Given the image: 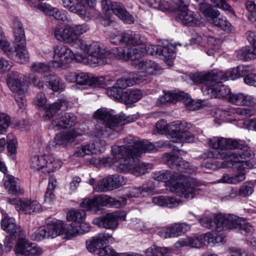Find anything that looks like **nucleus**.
I'll list each match as a JSON object with an SVG mask.
<instances>
[{"instance_id":"nucleus-1","label":"nucleus","mask_w":256,"mask_h":256,"mask_svg":"<svg viewBox=\"0 0 256 256\" xmlns=\"http://www.w3.org/2000/svg\"><path fill=\"white\" fill-rule=\"evenodd\" d=\"M210 146L216 150L238 149V152H219V158L230 162L232 166L238 170L254 168V164L248 160L254 156V153L244 140L223 137L214 136L208 140Z\"/></svg>"},{"instance_id":"nucleus-2","label":"nucleus","mask_w":256,"mask_h":256,"mask_svg":"<svg viewBox=\"0 0 256 256\" xmlns=\"http://www.w3.org/2000/svg\"><path fill=\"white\" fill-rule=\"evenodd\" d=\"M112 158L99 159L103 164L112 166L113 169L120 172H130L136 176L144 174L152 168L150 164L140 162L138 158L126 146H114L112 147Z\"/></svg>"},{"instance_id":"nucleus-3","label":"nucleus","mask_w":256,"mask_h":256,"mask_svg":"<svg viewBox=\"0 0 256 256\" xmlns=\"http://www.w3.org/2000/svg\"><path fill=\"white\" fill-rule=\"evenodd\" d=\"M189 214L194 215L198 220L200 225L208 229H214L217 232L230 228L238 229L242 234H246L253 232L254 229L246 220L234 215L218 214L213 218L210 216H204L201 218L190 212Z\"/></svg>"},{"instance_id":"nucleus-4","label":"nucleus","mask_w":256,"mask_h":256,"mask_svg":"<svg viewBox=\"0 0 256 256\" xmlns=\"http://www.w3.org/2000/svg\"><path fill=\"white\" fill-rule=\"evenodd\" d=\"M77 44L79 48L85 54L76 53V62L94 67L108 63L109 54L100 42L80 40Z\"/></svg>"},{"instance_id":"nucleus-5","label":"nucleus","mask_w":256,"mask_h":256,"mask_svg":"<svg viewBox=\"0 0 256 256\" xmlns=\"http://www.w3.org/2000/svg\"><path fill=\"white\" fill-rule=\"evenodd\" d=\"M66 102L62 100H58L56 102L46 107V114L44 119L48 120L52 118L49 128L55 131L59 130L62 128H71L74 126L76 117L72 113H64L56 115V114L61 110H64Z\"/></svg>"},{"instance_id":"nucleus-6","label":"nucleus","mask_w":256,"mask_h":256,"mask_svg":"<svg viewBox=\"0 0 256 256\" xmlns=\"http://www.w3.org/2000/svg\"><path fill=\"white\" fill-rule=\"evenodd\" d=\"M94 118L96 120L97 124L92 130V134L96 137L100 138L108 130L114 129L122 124V118L106 108L97 110L94 114Z\"/></svg>"},{"instance_id":"nucleus-7","label":"nucleus","mask_w":256,"mask_h":256,"mask_svg":"<svg viewBox=\"0 0 256 256\" xmlns=\"http://www.w3.org/2000/svg\"><path fill=\"white\" fill-rule=\"evenodd\" d=\"M170 191L176 195L186 199H192L196 194H199V188H197L198 184L195 178H186L178 175Z\"/></svg>"},{"instance_id":"nucleus-8","label":"nucleus","mask_w":256,"mask_h":256,"mask_svg":"<svg viewBox=\"0 0 256 256\" xmlns=\"http://www.w3.org/2000/svg\"><path fill=\"white\" fill-rule=\"evenodd\" d=\"M63 6L70 12L78 15L86 21L90 20L93 15L92 8L96 5V0H62Z\"/></svg>"},{"instance_id":"nucleus-9","label":"nucleus","mask_w":256,"mask_h":256,"mask_svg":"<svg viewBox=\"0 0 256 256\" xmlns=\"http://www.w3.org/2000/svg\"><path fill=\"white\" fill-rule=\"evenodd\" d=\"M135 45H127L125 47L116 48L113 53L118 59L127 60H130L135 68L142 62L145 54L144 46L135 47Z\"/></svg>"},{"instance_id":"nucleus-10","label":"nucleus","mask_w":256,"mask_h":256,"mask_svg":"<svg viewBox=\"0 0 256 256\" xmlns=\"http://www.w3.org/2000/svg\"><path fill=\"white\" fill-rule=\"evenodd\" d=\"M178 100L182 101L190 110H195L199 107L198 104L188 94L182 91H164L163 94L158 97L156 104L157 106H161L167 102H174Z\"/></svg>"},{"instance_id":"nucleus-11","label":"nucleus","mask_w":256,"mask_h":256,"mask_svg":"<svg viewBox=\"0 0 256 256\" xmlns=\"http://www.w3.org/2000/svg\"><path fill=\"white\" fill-rule=\"evenodd\" d=\"M64 224L58 221L48 224L46 227L40 228L30 236L31 239L40 241L44 238H54L59 235L64 234Z\"/></svg>"},{"instance_id":"nucleus-12","label":"nucleus","mask_w":256,"mask_h":256,"mask_svg":"<svg viewBox=\"0 0 256 256\" xmlns=\"http://www.w3.org/2000/svg\"><path fill=\"white\" fill-rule=\"evenodd\" d=\"M124 142L126 149L131 150L136 158L140 156L143 152H154L156 150L155 146L150 142L140 140L138 138L130 136L124 138Z\"/></svg>"},{"instance_id":"nucleus-13","label":"nucleus","mask_w":256,"mask_h":256,"mask_svg":"<svg viewBox=\"0 0 256 256\" xmlns=\"http://www.w3.org/2000/svg\"><path fill=\"white\" fill-rule=\"evenodd\" d=\"M54 60L51 64L54 68L63 67L72 60H76V54L63 44H58L54 47Z\"/></svg>"},{"instance_id":"nucleus-14","label":"nucleus","mask_w":256,"mask_h":256,"mask_svg":"<svg viewBox=\"0 0 256 256\" xmlns=\"http://www.w3.org/2000/svg\"><path fill=\"white\" fill-rule=\"evenodd\" d=\"M110 40L111 43L114 44H124L127 45H140L145 40L144 36L140 34L134 32L121 33L116 32L115 33H111L110 36Z\"/></svg>"},{"instance_id":"nucleus-15","label":"nucleus","mask_w":256,"mask_h":256,"mask_svg":"<svg viewBox=\"0 0 256 256\" xmlns=\"http://www.w3.org/2000/svg\"><path fill=\"white\" fill-rule=\"evenodd\" d=\"M178 151L166 153L163 154L162 158L168 164L176 166L181 171H185L186 172H194L196 168L188 162L183 160L182 158L179 157Z\"/></svg>"},{"instance_id":"nucleus-16","label":"nucleus","mask_w":256,"mask_h":256,"mask_svg":"<svg viewBox=\"0 0 256 256\" xmlns=\"http://www.w3.org/2000/svg\"><path fill=\"white\" fill-rule=\"evenodd\" d=\"M218 81H212L210 85H204L202 88L204 94L210 98H222L230 96V88Z\"/></svg>"},{"instance_id":"nucleus-17","label":"nucleus","mask_w":256,"mask_h":256,"mask_svg":"<svg viewBox=\"0 0 256 256\" xmlns=\"http://www.w3.org/2000/svg\"><path fill=\"white\" fill-rule=\"evenodd\" d=\"M136 68L140 70L138 73L134 74L136 79L138 82L144 80L145 78L148 75L158 74L160 70L155 62L150 60H142Z\"/></svg>"},{"instance_id":"nucleus-18","label":"nucleus","mask_w":256,"mask_h":256,"mask_svg":"<svg viewBox=\"0 0 256 256\" xmlns=\"http://www.w3.org/2000/svg\"><path fill=\"white\" fill-rule=\"evenodd\" d=\"M176 20L186 26H196L199 24V18L193 11L188 8V4L178 6L177 8Z\"/></svg>"},{"instance_id":"nucleus-19","label":"nucleus","mask_w":256,"mask_h":256,"mask_svg":"<svg viewBox=\"0 0 256 256\" xmlns=\"http://www.w3.org/2000/svg\"><path fill=\"white\" fill-rule=\"evenodd\" d=\"M190 230V226L186 223H174L166 228L160 230L158 235L164 238H177L182 236Z\"/></svg>"},{"instance_id":"nucleus-20","label":"nucleus","mask_w":256,"mask_h":256,"mask_svg":"<svg viewBox=\"0 0 256 256\" xmlns=\"http://www.w3.org/2000/svg\"><path fill=\"white\" fill-rule=\"evenodd\" d=\"M126 183L124 177L118 174L110 175L102 179L98 184L97 190L105 192L118 188Z\"/></svg>"},{"instance_id":"nucleus-21","label":"nucleus","mask_w":256,"mask_h":256,"mask_svg":"<svg viewBox=\"0 0 256 256\" xmlns=\"http://www.w3.org/2000/svg\"><path fill=\"white\" fill-rule=\"evenodd\" d=\"M110 196L100 194L93 198H85L80 203V207L87 210L97 212L100 207L108 206Z\"/></svg>"},{"instance_id":"nucleus-22","label":"nucleus","mask_w":256,"mask_h":256,"mask_svg":"<svg viewBox=\"0 0 256 256\" xmlns=\"http://www.w3.org/2000/svg\"><path fill=\"white\" fill-rule=\"evenodd\" d=\"M17 44H14V42L12 45L5 38L0 40V48L10 58H13L18 62L26 63L28 60V53L26 52V56L24 58L20 53L19 54L16 50Z\"/></svg>"},{"instance_id":"nucleus-23","label":"nucleus","mask_w":256,"mask_h":256,"mask_svg":"<svg viewBox=\"0 0 256 256\" xmlns=\"http://www.w3.org/2000/svg\"><path fill=\"white\" fill-rule=\"evenodd\" d=\"M119 216L116 212L108 213L106 215L94 218L92 222L99 227L114 231L118 226Z\"/></svg>"},{"instance_id":"nucleus-24","label":"nucleus","mask_w":256,"mask_h":256,"mask_svg":"<svg viewBox=\"0 0 256 256\" xmlns=\"http://www.w3.org/2000/svg\"><path fill=\"white\" fill-rule=\"evenodd\" d=\"M14 44H17L16 50L19 54H21L24 58L28 52L26 49V40L22 24L19 22H14Z\"/></svg>"},{"instance_id":"nucleus-25","label":"nucleus","mask_w":256,"mask_h":256,"mask_svg":"<svg viewBox=\"0 0 256 256\" xmlns=\"http://www.w3.org/2000/svg\"><path fill=\"white\" fill-rule=\"evenodd\" d=\"M104 149V142H95L81 146L77 149L74 154L78 157L88 154H95L102 152Z\"/></svg>"},{"instance_id":"nucleus-26","label":"nucleus","mask_w":256,"mask_h":256,"mask_svg":"<svg viewBox=\"0 0 256 256\" xmlns=\"http://www.w3.org/2000/svg\"><path fill=\"white\" fill-rule=\"evenodd\" d=\"M190 124L180 121L174 122L169 125V135L171 138H175L176 142H178L180 138L184 136V134L190 128Z\"/></svg>"},{"instance_id":"nucleus-27","label":"nucleus","mask_w":256,"mask_h":256,"mask_svg":"<svg viewBox=\"0 0 256 256\" xmlns=\"http://www.w3.org/2000/svg\"><path fill=\"white\" fill-rule=\"evenodd\" d=\"M222 76V74L220 72L214 70L206 74H195L192 76V80L196 84H204V85H210L212 81L218 80V78Z\"/></svg>"},{"instance_id":"nucleus-28","label":"nucleus","mask_w":256,"mask_h":256,"mask_svg":"<svg viewBox=\"0 0 256 256\" xmlns=\"http://www.w3.org/2000/svg\"><path fill=\"white\" fill-rule=\"evenodd\" d=\"M228 100L237 106H252L256 104V100L253 96L243 93L230 94Z\"/></svg>"},{"instance_id":"nucleus-29","label":"nucleus","mask_w":256,"mask_h":256,"mask_svg":"<svg viewBox=\"0 0 256 256\" xmlns=\"http://www.w3.org/2000/svg\"><path fill=\"white\" fill-rule=\"evenodd\" d=\"M178 174L174 172L162 170L156 172L152 174V178L158 182H164L166 186L168 187L171 190L175 180L178 178Z\"/></svg>"},{"instance_id":"nucleus-30","label":"nucleus","mask_w":256,"mask_h":256,"mask_svg":"<svg viewBox=\"0 0 256 256\" xmlns=\"http://www.w3.org/2000/svg\"><path fill=\"white\" fill-rule=\"evenodd\" d=\"M250 66H248L240 65L230 69L225 73L220 71L222 74V76L218 78V80H226L230 78L232 80H236L239 78L242 77L250 71ZM218 71L220 72L219 70Z\"/></svg>"},{"instance_id":"nucleus-31","label":"nucleus","mask_w":256,"mask_h":256,"mask_svg":"<svg viewBox=\"0 0 256 256\" xmlns=\"http://www.w3.org/2000/svg\"><path fill=\"white\" fill-rule=\"evenodd\" d=\"M42 210L40 204L36 200L23 199L16 206L18 211H22L25 214H32L40 212Z\"/></svg>"},{"instance_id":"nucleus-32","label":"nucleus","mask_w":256,"mask_h":256,"mask_svg":"<svg viewBox=\"0 0 256 256\" xmlns=\"http://www.w3.org/2000/svg\"><path fill=\"white\" fill-rule=\"evenodd\" d=\"M80 224L78 227L73 226L72 224L68 226L64 224V234H65L68 239H70L77 235L82 234L90 231V226L88 224L83 222Z\"/></svg>"},{"instance_id":"nucleus-33","label":"nucleus","mask_w":256,"mask_h":256,"mask_svg":"<svg viewBox=\"0 0 256 256\" xmlns=\"http://www.w3.org/2000/svg\"><path fill=\"white\" fill-rule=\"evenodd\" d=\"M1 226L4 230L14 237L20 235L22 232V228L16 223L12 218H4L2 220Z\"/></svg>"},{"instance_id":"nucleus-34","label":"nucleus","mask_w":256,"mask_h":256,"mask_svg":"<svg viewBox=\"0 0 256 256\" xmlns=\"http://www.w3.org/2000/svg\"><path fill=\"white\" fill-rule=\"evenodd\" d=\"M55 38L59 40L66 42L74 41L71 25H66L64 28L56 27L54 32Z\"/></svg>"},{"instance_id":"nucleus-35","label":"nucleus","mask_w":256,"mask_h":256,"mask_svg":"<svg viewBox=\"0 0 256 256\" xmlns=\"http://www.w3.org/2000/svg\"><path fill=\"white\" fill-rule=\"evenodd\" d=\"M180 202V200L174 196H160L152 198L154 204L171 208L178 206Z\"/></svg>"},{"instance_id":"nucleus-36","label":"nucleus","mask_w":256,"mask_h":256,"mask_svg":"<svg viewBox=\"0 0 256 256\" xmlns=\"http://www.w3.org/2000/svg\"><path fill=\"white\" fill-rule=\"evenodd\" d=\"M69 128H62L60 130H62V131L56 134L53 140V143L54 145L62 146L66 144L73 138L74 134L71 130H69Z\"/></svg>"},{"instance_id":"nucleus-37","label":"nucleus","mask_w":256,"mask_h":256,"mask_svg":"<svg viewBox=\"0 0 256 256\" xmlns=\"http://www.w3.org/2000/svg\"><path fill=\"white\" fill-rule=\"evenodd\" d=\"M250 168H244L241 170H238H238H240L237 174L234 176H230L226 174H224L218 182L226 183L228 184H236L242 182L246 178V173L244 172V170Z\"/></svg>"},{"instance_id":"nucleus-38","label":"nucleus","mask_w":256,"mask_h":256,"mask_svg":"<svg viewBox=\"0 0 256 256\" xmlns=\"http://www.w3.org/2000/svg\"><path fill=\"white\" fill-rule=\"evenodd\" d=\"M18 180L11 175H6L4 178L5 188L12 194H22L24 192L23 190L17 185Z\"/></svg>"},{"instance_id":"nucleus-39","label":"nucleus","mask_w":256,"mask_h":256,"mask_svg":"<svg viewBox=\"0 0 256 256\" xmlns=\"http://www.w3.org/2000/svg\"><path fill=\"white\" fill-rule=\"evenodd\" d=\"M223 115L224 116H230L232 118H230V120H240L244 118V117H250L252 114L251 111L248 108H238L236 109L231 108L230 111L223 112Z\"/></svg>"},{"instance_id":"nucleus-40","label":"nucleus","mask_w":256,"mask_h":256,"mask_svg":"<svg viewBox=\"0 0 256 256\" xmlns=\"http://www.w3.org/2000/svg\"><path fill=\"white\" fill-rule=\"evenodd\" d=\"M22 76L18 78L11 79L8 82V85L12 91L16 93V95L24 94L27 90L28 86L22 80Z\"/></svg>"},{"instance_id":"nucleus-41","label":"nucleus","mask_w":256,"mask_h":256,"mask_svg":"<svg viewBox=\"0 0 256 256\" xmlns=\"http://www.w3.org/2000/svg\"><path fill=\"white\" fill-rule=\"evenodd\" d=\"M47 154L36 155L32 157L30 159V166L36 170H42L43 172L46 168Z\"/></svg>"},{"instance_id":"nucleus-42","label":"nucleus","mask_w":256,"mask_h":256,"mask_svg":"<svg viewBox=\"0 0 256 256\" xmlns=\"http://www.w3.org/2000/svg\"><path fill=\"white\" fill-rule=\"evenodd\" d=\"M237 58L240 60H250L256 58V47L245 46L238 52Z\"/></svg>"},{"instance_id":"nucleus-43","label":"nucleus","mask_w":256,"mask_h":256,"mask_svg":"<svg viewBox=\"0 0 256 256\" xmlns=\"http://www.w3.org/2000/svg\"><path fill=\"white\" fill-rule=\"evenodd\" d=\"M62 165V161L52 155H48L44 173H50L58 170Z\"/></svg>"},{"instance_id":"nucleus-44","label":"nucleus","mask_w":256,"mask_h":256,"mask_svg":"<svg viewBox=\"0 0 256 256\" xmlns=\"http://www.w3.org/2000/svg\"><path fill=\"white\" fill-rule=\"evenodd\" d=\"M142 96V92L140 90L131 89L123 94V100L128 103H134L138 101Z\"/></svg>"},{"instance_id":"nucleus-45","label":"nucleus","mask_w":256,"mask_h":256,"mask_svg":"<svg viewBox=\"0 0 256 256\" xmlns=\"http://www.w3.org/2000/svg\"><path fill=\"white\" fill-rule=\"evenodd\" d=\"M199 10L208 20L218 14V10L214 9L211 4L206 2L200 3Z\"/></svg>"},{"instance_id":"nucleus-46","label":"nucleus","mask_w":256,"mask_h":256,"mask_svg":"<svg viewBox=\"0 0 256 256\" xmlns=\"http://www.w3.org/2000/svg\"><path fill=\"white\" fill-rule=\"evenodd\" d=\"M86 216V214L84 210H74L67 213L66 219L68 221H72L80 224L84 222Z\"/></svg>"},{"instance_id":"nucleus-47","label":"nucleus","mask_w":256,"mask_h":256,"mask_svg":"<svg viewBox=\"0 0 256 256\" xmlns=\"http://www.w3.org/2000/svg\"><path fill=\"white\" fill-rule=\"evenodd\" d=\"M31 243L26 240H19L14 248L16 254L28 256Z\"/></svg>"},{"instance_id":"nucleus-48","label":"nucleus","mask_w":256,"mask_h":256,"mask_svg":"<svg viewBox=\"0 0 256 256\" xmlns=\"http://www.w3.org/2000/svg\"><path fill=\"white\" fill-rule=\"evenodd\" d=\"M54 68L52 64L50 65V62H35L33 63L30 66L31 71L34 72L41 73L42 74H45L50 72L52 68Z\"/></svg>"},{"instance_id":"nucleus-49","label":"nucleus","mask_w":256,"mask_h":256,"mask_svg":"<svg viewBox=\"0 0 256 256\" xmlns=\"http://www.w3.org/2000/svg\"><path fill=\"white\" fill-rule=\"evenodd\" d=\"M210 20L212 22L214 26L220 28L224 30L229 31L231 30L230 24L227 21L225 17L220 14L219 11L218 16H214Z\"/></svg>"},{"instance_id":"nucleus-50","label":"nucleus","mask_w":256,"mask_h":256,"mask_svg":"<svg viewBox=\"0 0 256 256\" xmlns=\"http://www.w3.org/2000/svg\"><path fill=\"white\" fill-rule=\"evenodd\" d=\"M208 233L198 236L190 237V246L198 248H202L208 244Z\"/></svg>"},{"instance_id":"nucleus-51","label":"nucleus","mask_w":256,"mask_h":256,"mask_svg":"<svg viewBox=\"0 0 256 256\" xmlns=\"http://www.w3.org/2000/svg\"><path fill=\"white\" fill-rule=\"evenodd\" d=\"M136 81L134 74H130L126 78H122L117 80L116 85L120 90L126 88L128 86H130L135 84Z\"/></svg>"},{"instance_id":"nucleus-52","label":"nucleus","mask_w":256,"mask_h":256,"mask_svg":"<svg viewBox=\"0 0 256 256\" xmlns=\"http://www.w3.org/2000/svg\"><path fill=\"white\" fill-rule=\"evenodd\" d=\"M154 188L155 186H150L148 188L143 186L142 189L141 188H132L130 191L128 196L129 198L144 196L146 193L151 192Z\"/></svg>"},{"instance_id":"nucleus-53","label":"nucleus","mask_w":256,"mask_h":256,"mask_svg":"<svg viewBox=\"0 0 256 256\" xmlns=\"http://www.w3.org/2000/svg\"><path fill=\"white\" fill-rule=\"evenodd\" d=\"M175 46L170 44H166L164 46L160 47V56H163L167 59H171L175 57Z\"/></svg>"},{"instance_id":"nucleus-54","label":"nucleus","mask_w":256,"mask_h":256,"mask_svg":"<svg viewBox=\"0 0 256 256\" xmlns=\"http://www.w3.org/2000/svg\"><path fill=\"white\" fill-rule=\"evenodd\" d=\"M115 14L126 24H131L134 20L133 16L126 10L122 4H121Z\"/></svg>"},{"instance_id":"nucleus-55","label":"nucleus","mask_w":256,"mask_h":256,"mask_svg":"<svg viewBox=\"0 0 256 256\" xmlns=\"http://www.w3.org/2000/svg\"><path fill=\"white\" fill-rule=\"evenodd\" d=\"M142 3L150 8L164 10L167 8L168 4L165 0H142Z\"/></svg>"},{"instance_id":"nucleus-56","label":"nucleus","mask_w":256,"mask_h":256,"mask_svg":"<svg viewBox=\"0 0 256 256\" xmlns=\"http://www.w3.org/2000/svg\"><path fill=\"white\" fill-rule=\"evenodd\" d=\"M48 87L54 92H58L60 89V79L56 76L50 74L45 76Z\"/></svg>"},{"instance_id":"nucleus-57","label":"nucleus","mask_w":256,"mask_h":256,"mask_svg":"<svg viewBox=\"0 0 256 256\" xmlns=\"http://www.w3.org/2000/svg\"><path fill=\"white\" fill-rule=\"evenodd\" d=\"M72 34L74 40H76L79 36L88 32L90 28L86 24H72L71 25Z\"/></svg>"},{"instance_id":"nucleus-58","label":"nucleus","mask_w":256,"mask_h":256,"mask_svg":"<svg viewBox=\"0 0 256 256\" xmlns=\"http://www.w3.org/2000/svg\"><path fill=\"white\" fill-rule=\"evenodd\" d=\"M102 9L106 12L112 10L114 14L116 12L122 4L117 2H112L108 0H102L101 2Z\"/></svg>"},{"instance_id":"nucleus-59","label":"nucleus","mask_w":256,"mask_h":256,"mask_svg":"<svg viewBox=\"0 0 256 256\" xmlns=\"http://www.w3.org/2000/svg\"><path fill=\"white\" fill-rule=\"evenodd\" d=\"M208 233V244H214L224 242L225 236L222 233H216L215 232Z\"/></svg>"},{"instance_id":"nucleus-60","label":"nucleus","mask_w":256,"mask_h":256,"mask_svg":"<svg viewBox=\"0 0 256 256\" xmlns=\"http://www.w3.org/2000/svg\"><path fill=\"white\" fill-rule=\"evenodd\" d=\"M86 244L87 249L90 252H94L104 245L102 242L96 239V236L92 240L87 241Z\"/></svg>"},{"instance_id":"nucleus-61","label":"nucleus","mask_w":256,"mask_h":256,"mask_svg":"<svg viewBox=\"0 0 256 256\" xmlns=\"http://www.w3.org/2000/svg\"><path fill=\"white\" fill-rule=\"evenodd\" d=\"M107 94L112 98L116 100H123L124 92L116 84L108 89Z\"/></svg>"},{"instance_id":"nucleus-62","label":"nucleus","mask_w":256,"mask_h":256,"mask_svg":"<svg viewBox=\"0 0 256 256\" xmlns=\"http://www.w3.org/2000/svg\"><path fill=\"white\" fill-rule=\"evenodd\" d=\"M51 16L57 20L64 22L68 20V13L64 10H59L56 8L53 10Z\"/></svg>"},{"instance_id":"nucleus-63","label":"nucleus","mask_w":256,"mask_h":256,"mask_svg":"<svg viewBox=\"0 0 256 256\" xmlns=\"http://www.w3.org/2000/svg\"><path fill=\"white\" fill-rule=\"evenodd\" d=\"M91 74L87 72L77 73L76 84H77L89 85Z\"/></svg>"},{"instance_id":"nucleus-64","label":"nucleus","mask_w":256,"mask_h":256,"mask_svg":"<svg viewBox=\"0 0 256 256\" xmlns=\"http://www.w3.org/2000/svg\"><path fill=\"white\" fill-rule=\"evenodd\" d=\"M126 204V199L124 197L113 198L110 196L108 206L118 208L125 206Z\"/></svg>"}]
</instances>
